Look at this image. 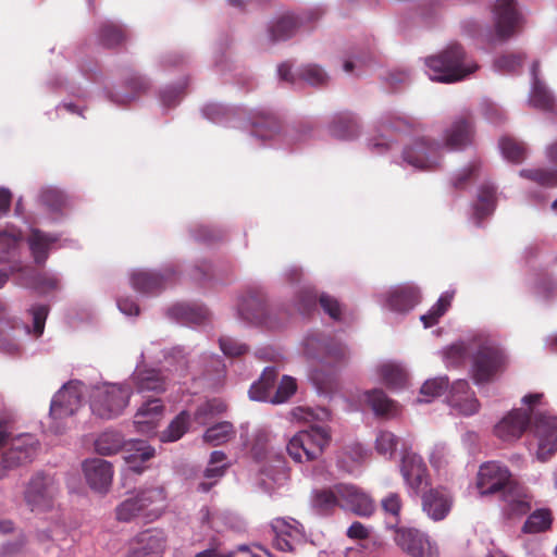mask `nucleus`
Listing matches in <instances>:
<instances>
[{"label": "nucleus", "instance_id": "nucleus-1", "mask_svg": "<svg viewBox=\"0 0 557 557\" xmlns=\"http://www.w3.org/2000/svg\"><path fill=\"white\" fill-rule=\"evenodd\" d=\"M541 398L540 393L523 396L521 403L529 408H513L506 412L495 423L493 434L503 443L513 444L530 429L528 449L544 462L557 451V417L533 412L532 406Z\"/></svg>", "mask_w": 557, "mask_h": 557}, {"label": "nucleus", "instance_id": "nucleus-2", "mask_svg": "<svg viewBox=\"0 0 557 557\" xmlns=\"http://www.w3.org/2000/svg\"><path fill=\"white\" fill-rule=\"evenodd\" d=\"M447 368L471 360L470 375L475 385L492 382L502 370L506 356L497 342L484 332L470 334L441 351Z\"/></svg>", "mask_w": 557, "mask_h": 557}, {"label": "nucleus", "instance_id": "nucleus-3", "mask_svg": "<svg viewBox=\"0 0 557 557\" xmlns=\"http://www.w3.org/2000/svg\"><path fill=\"white\" fill-rule=\"evenodd\" d=\"M475 136L472 120L457 116L443 132L442 140L420 137L406 145L401 152L403 166L433 171L440 166L445 150L461 151L472 146Z\"/></svg>", "mask_w": 557, "mask_h": 557}, {"label": "nucleus", "instance_id": "nucleus-4", "mask_svg": "<svg viewBox=\"0 0 557 557\" xmlns=\"http://www.w3.org/2000/svg\"><path fill=\"white\" fill-rule=\"evenodd\" d=\"M59 484L53 475L41 471L34 473L27 481L23 492L26 506L34 513H50L51 527L38 529L36 537L40 543L59 542L65 535L64 524L57 504Z\"/></svg>", "mask_w": 557, "mask_h": 557}, {"label": "nucleus", "instance_id": "nucleus-5", "mask_svg": "<svg viewBox=\"0 0 557 557\" xmlns=\"http://www.w3.org/2000/svg\"><path fill=\"white\" fill-rule=\"evenodd\" d=\"M425 66L431 81L447 84L462 81L479 69L476 62L458 44H451L437 54L428 57Z\"/></svg>", "mask_w": 557, "mask_h": 557}, {"label": "nucleus", "instance_id": "nucleus-6", "mask_svg": "<svg viewBox=\"0 0 557 557\" xmlns=\"http://www.w3.org/2000/svg\"><path fill=\"white\" fill-rule=\"evenodd\" d=\"M132 394V386L127 382L97 383L88 389L90 410L101 419L116 418L128 406Z\"/></svg>", "mask_w": 557, "mask_h": 557}, {"label": "nucleus", "instance_id": "nucleus-7", "mask_svg": "<svg viewBox=\"0 0 557 557\" xmlns=\"http://www.w3.org/2000/svg\"><path fill=\"white\" fill-rule=\"evenodd\" d=\"M33 318V334L37 338L42 335L49 308L35 305L29 309ZM32 333L30 327L17 320H0V351L7 355L20 352L23 339Z\"/></svg>", "mask_w": 557, "mask_h": 557}, {"label": "nucleus", "instance_id": "nucleus-8", "mask_svg": "<svg viewBox=\"0 0 557 557\" xmlns=\"http://www.w3.org/2000/svg\"><path fill=\"white\" fill-rule=\"evenodd\" d=\"M87 386L81 381H71L64 384L53 396L50 404L49 430L54 434H62L67 429V419L82 407L83 396Z\"/></svg>", "mask_w": 557, "mask_h": 557}, {"label": "nucleus", "instance_id": "nucleus-9", "mask_svg": "<svg viewBox=\"0 0 557 557\" xmlns=\"http://www.w3.org/2000/svg\"><path fill=\"white\" fill-rule=\"evenodd\" d=\"M301 348L308 359L320 364L347 363L350 356L345 344L321 331L308 332L301 341Z\"/></svg>", "mask_w": 557, "mask_h": 557}, {"label": "nucleus", "instance_id": "nucleus-10", "mask_svg": "<svg viewBox=\"0 0 557 557\" xmlns=\"http://www.w3.org/2000/svg\"><path fill=\"white\" fill-rule=\"evenodd\" d=\"M330 441V429L313 424L309 430L295 434L289 440L286 449L294 461L301 463L317 459Z\"/></svg>", "mask_w": 557, "mask_h": 557}, {"label": "nucleus", "instance_id": "nucleus-11", "mask_svg": "<svg viewBox=\"0 0 557 557\" xmlns=\"http://www.w3.org/2000/svg\"><path fill=\"white\" fill-rule=\"evenodd\" d=\"M322 14L323 10L317 7L299 14L284 13L272 18L267 27V45L271 46L292 38L300 26L318 20Z\"/></svg>", "mask_w": 557, "mask_h": 557}, {"label": "nucleus", "instance_id": "nucleus-12", "mask_svg": "<svg viewBox=\"0 0 557 557\" xmlns=\"http://www.w3.org/2000/svg\"><path fill=\"white\" fill-rule=\"evenodd\" d=\"M414 125L413 119L410 116L398 113L388 112L381 117V128L384 133L372 136L368 140V147L373 153L383 154L392 150L395 146V140L388 138L386 132L406 133L412 129Z\"/></svg>", "mask_w": 557, "mask_h": 557}, {"label": "nucleus", "instance_id": "nucleus-13", "mask_svg": "<svg viewBox=\"0 0 557 557\" xmlns=\"http://www.w3.org/2000/svg\"><path fill=\"white\" fill-rule=\"evenodd\" d=\"M396 545L412 557H438L440 549L431 537L413 528H399L395 530Z\"/></svg>", "mask_w": 557, "mask_h": 557}, {"label": "nucleus", "instance_id": "nucleus-14", "mask_svg": "<svg viewBox=\"0 0 557 557\" xmlns=\"http://www.w3.org/2000/svg\"><path fill=\"white\" fill-rule=\"evenodd\" d=\"M237 317L244 323L261 325L270 330L278 329L283 323L276 321L268 310L263 298L257 294H248L239 299Z\"/></svg>", "mask_w": 557, "mask_h": 557}, {"label": "nucleus", "instance_id": "nucleus-15", "mask_svg": "<svg viewBox=\"0 0 557 557\" xmlns=\"http://www.w3.org/2000/svg\"><path fill=\"white\" fill-rule=\"evenodd\" d=\"M39 441L33 434L25 433L13 437L2 455L1 466L12 470L32 462L39 451Z\"/></svg>", "mask_w": 557, "mask_h": 557}, {"label": "nucleus", "instance_id": "nucleus-16", "mask_svg": "<svg viewBox=\"0 0 557 557\" xmlns=\"http://www.w3.org/2000/svg\"><path fill=\"white\" fill-rule=\"evenodd\" d=\"M176 276L173 265H165L159 271L136 269L129 274L132 287L144 295H154L162 292Z\"/></svg>", "mask_w": 557, "mask_h": 557}, {"label": "nucleus", "instance_id": "nucleus-17", "mask_svg": "<svg viewBox=\"0 0 557 557\" xmlns=\"http://www.w3.org/2000/svg\"><path fill=\"white\" fill-rule=\"evenodd\" d=\"M478 488L482 495L511 490L512 481L508 468L498 461H487L481 465L478 472Z\"/></svg>", "mask_w": 557, "mask_h": 557}, {"label": "nucleus", "instance_id": "nucleus-18", "mask_svg": "<svg viewBox=\"0 0 557 557\" xmlns=\"http://www.w3.org/2000/svg\"><path fill=\"white\" fill-rule=\"evenodd\" d=\"M495 36L499 40L511 37L522 22L516 0H496L493 8Z\"/></svg>", "mask_w": 557, "mask_h": 557}, {"label": "nucleus", "instance_id": "nucleus-19", "mask_svg": "<svg viewBox=\"0 0 557 557\" xmlns=\"http://www.w3.org/2000/svg\"><path fill=\"white\" fill-rule=\"evenodd\" d=\"M400 472L410 493L418 495L428 486L426 466L421 456L412 450L403 451Z\"/></svg>", "mask_w": 557, "mask_h": 557}, {"label": "nucleus", "instance_id": "nucleus-20", "mask_svg": "<svg viewBox=\"0 0 557 557\" xmlns=\"http://www.w3.org/2000/svg\"><path fill=\"white\" fill-rule=\"evenodd\" d=\"M446 399L455 414L468 417L475 414L480 409V403L466 380L455 381Z\"/></svg>", "mask_w": 557, "mask_h": 557}, {"label": "nucleus", "instance_id": "nucleus-21", "mask_svg": "<svg viewBox=\"0 0 557 557\" xmlns=\"http://www.w3.org/2000/svg\"><path fill=\"white\" fill-rule=\"evenodd\" d=\"M341 507L360 517H370L375 510V503L369 494L352 484H337Z\"/></svg>", "mask_w": 557, "mask_h": 557}, {"label": "nucleus", "instance_id": "nucleus-22", "mask_svg": "<svg viewBox=\"0 0 557 557\" xmlns=\"http://www.w3.org/2000/svg\"><path fill=\"white\" fill-rule=\"evenodd\" d=\"M380 299L385 309L408 312L420 301V290L412 284L398 285L381 294Z\"/></svg>", "mask_w": 557, "mask_h": 557}, {"label": "nucleus", "instance_id": "nucleus-23", "mask_svg": "<svg viewBox=\"0 0 557 557\" xmlns=\"http://www.w3.org/2000/svg\"><path fill=\"white\" fill-rule=\"evenodd\" d=\"M274 545L282 552H292L305 537L302 525L293 518H275L271 523Z\"/></svg>", "mask_w": 557, "mask_h": 557}, {"label": "nucleus", "instance_id": "nucleus-24", "mask_svg": "<svg viewBox=\"0 0 557 557\" xmlns=\"http://www.w3.org/2000/svg\"><path fill=\"white\" fill-rule=\"evenodd\" d=\"M83 472L88 486L97 493H107L112 484L113 468L111 462L91 458L83 462Z\"/></svg>", "mask_w": 557, "mask_h": 557}, {"label": "nucleus", "instance_id": "nucleus-25", "mask_svg": "<svg viewBox=\"0 0 557 557\" xmlns=\"http://www.w3.org/2000/svg\"><path fill=\"white\" fill-rule=\"evenodd\" d=\"M140 357L143 359L141 364H145L146 361L162 362L164 360L169 363V367H165L168 371H174L180 374H183L187 369L184 351L178 347L165 350L160 348L159 343L151 342L144 348Z\"/></svg>", "mask_w": 557, "mask_h": 557}, {"label": "nucleus", "instance_id": "nucleus-26", "mask_svg": "<svg viewBox=\"0 0 557 557\" xmlns=\"http://www.w3.org/2000/svg\"><path fill=\"white\" fill-rule=\"evenodd\" d=\"M164 417V406L159 398L144 401L134 416V426L138 433L152 435Z\"/></svg>", "mask_w": 557, "mask_h": 557}, {"label": "nucleus", "instance_id": "nucleus-27", "mask_svg": "<svg viewBox=\"0 0 557 557\" xmlns=\"http://www.w3.org/2000/svg\"><path fill=\"white\" fill-rule=\"evenodd\" d=\"M126 382L137 393H162L166 389L168 385L166 376L161 370L148 368L146 364H138Z\"/></svg>", "mask_w": 557, "mask_h": 557}, {"label": "nucleus", "instance_id": "nucleus-28", "mask_svg": "<svg viewBox=\"0 0 557 557\" xmlns=\"http://www.w3.org/2000/svg\"><path fill=\"white\" fill-rule=\"evenodd\" d=\"M345 364H320L321 367L310 370L308 377L319 395L329 398L333 397L339 386L338 373Z\"/></svg>", "mask_w": 557, "mask_h": 557}, {"label": "nucleus", "instance_id": "nucleus-29", "mask_svg": "<svg viewBox=\"0 0 557 557\" xmlns=\"http://www.w3.org/2000/svg\"><path fill=\"white\" fill-rule=\"evenodd\" d=\"M540 65L534 62L531 66V89L529 92V104L544 112L555 110V97L547 85L539 77Z\"/></svg>", "mask_w": 557, "mask_h": 557}, {"label": "nucleus", "instance_id": "nucleus-30", "mask_svg": "<svg viewBox=\"0 0 557 557\" xmlns=\"http://www.w3.org/2000/svg\"><path fill=\"white\" fill-rule=\"evenodd\" d=\"M143 510V516L149 520L157 519L165 507V491L162 486H147L134 494Z\"/></svg>", "mask_w": 557, "mask_h": 557}, {"label": "nucleus", "instance_id": "nucleus-31", "mask_svg": "<svg viewBox=\"0 0 557 557\" xmlns=\"http://www.w3.org/2000/svg\"><path fill=\"white\" fill-rule=\"evenodd\" d=\"M453 499L445 490H430L422 496V509L433 521L443 520L451 509Z\"/></svg>", "mask_w": 557, "mask_h": 557}, {"label": "nucleus", "instance_id": "nucleus-32", "mask_svg": "<svg viewBox=\"0 0 557 557\" xmlns=\"http://www.w3.org/2000/svg\"><path fill=\"white\" fill-rule=\"evenodd\" d=\"M61 240L59 234L46 233L39 228H32L27 237V244L37 264H42L48 259L49 252Z\"/></svg>", "mask_w": 557, "mask_h": 557}, {"label": "nucleus", "instance_id": "nucleus-33", "mask_svg": "<svg viewBox=\"0 0 557 557\" xmlns=\"http://www.w3.org/2000/svg\"><path fill=\"white\" fill-rule=\"evenodd\" d=\"M169 318L182 324H201L210 312L208 308L200 304L177 302L168 308Z\"/></svg>", "mask_w": 557, "mask_h": 557}, {"label": "nucleus", "instance_id": "nucleus-34", "mask_svg": "<svg viewBox=\"0 0 557 557\" xmlns=\"http://www.w3.org/2000/svg\"><path fill=\"white\" fill-rule=\"evenodd\" d=\"M39 202L53 216L54 222L60 221L64 216V210L69 206V197L58 187L45 186L38 194Z\"/></svg>", "mask_w": 557, "mask_h": 557}, {"label": "nucleus", "instance_id": "nucleus-35", "mask_svg": "<svg viewBox=\"0 0 557 557\" xmlns=\"http://www.w3.org/2000/svg\"><path fill=\"white\" fill-rule=\"evenodd\" d=\"M124 460L128 469L135 473H140L143 468L139 462L151 459L156 449L143 440H132L124 444Z\"/></svg>", "mask_w": 557, "mask_h": 557}, {"label": "nucleus", "instance_id": "nucleus-36", "mask_svg": "<svg viewBox=\"0 0 557 557\" xmlns=\"http://www.w3.org/2000/svg\"><path fill=\"white\" fill-rule=\"evenodd\" d=\"M277 371L275 367H267L259 380L251 384L248 395L253 401L272 404L276 384Z\"/></svg>", "mask_w": 557, "mask_h": 557}, {"label": "nucleus", "instance_id": "nucleus-37", "mask_svg": "<svg viewBox=\"0 0 557 557\" xmlns=\"http://www.w3.org/2000/svg\"><path fill=\"white\" fill-rule=\"evenodd\" d=\"M22 284L37 290L40 294H48L60 288V278L55 273L36 272L26 269L22 273Z\"/></svg>", "mask_w": 557, "mask_h": 557}, {"label": "nucleus", "instance_id": "nucleus-38", "mask_svg": "<svg viewBox=\"0 0 557 557\" xmlns=\"http://www.w3.org/2000/svg\"><path fill=\"white\" fill-rule=\"evenodd\" d=\"M361 398L377 417L393 418L399 411L398 405L388 398L382 389L366 391L361 394Z\"/></svg>", "mask_w": 557, "mask_h": 557}, {"label": "nucleus", "instance_id": "nucleus-39", "mask_svg": "<svg viewBox=\"0 0 557 557\" xmlns=\"http://www.w3.org/2000/svg\"><path fill=\"white\" fill-rule=\"evenodd\" d=\"M133 545L151 557H160L165 546V536L159 529L145 530L135 537Z\"/></svg>", "mask_w": 557, "mask_h": 557}, {"label": "nucleus", "instance_id": "nucleus-40", "mask_svg": "<svg viewBox=\"0 0 557 557\" xmlns=\"http://www.w3.org/2000/svg\"><path fill=\"white\" fill-rule=\"evenodd\" d=\"M377 373L383 381L391 388L404 387L408 380L406 369L398 362L384 361L377 366Z\"/></svg>", "mask_w": 557, "mask_h": 557}, {"label": "nucleus", "instance_id": "nucleus-41", "mask_svg": "<svg viewBox=\"0 0 557 557\" xmlns=\"http://www.w3.org/2000/svg\"><path fill=\"white\" fill-rule=\"evenodd\" d=\"M126 87L128 89L127 92H123L121 90H114L113 92L110 94V96H109L110 99L117 104H126V103L133 101L134 99H136V97L140 92H143L149 88V81L141 75L132 74L126 79Z\"/></svg>", "mask_w": 557, "mask_h": 557}, {"label": "nucleus", "instance_id": "nucleus-42", "mask_svg": "<svg viewBox=\"0 0 557 557\" xmlns=\"http://www.w3.org/2000/svg\"><path fill=\"white\" fill-rule=\"evenodd\" d=\"M495 209V187L491 184H483L478 194V200L473 206V220L480 225V220L492 214Z\"/></svg>", "mask_w": 557, "mask_h": 557}, {"label": "nucleus", "instance_id": "nucleus-43", "mask_svg": "<svg viewBox=\"0 0 557 557\" xmlns=\"http://www.w3.org/2000/svg\"><path fill=\"white\" fill-rule=\"evenodd\" d=\"M342 500L337 492V484L331 488L314 490L311 495V505L320 513H329L335 507H341Z\"/></svg>", "mask_w": 557, "mask_h": 557}, {"label": "nucleus", "instance_id": "nucleus-44", "mask_svg": "<svg viewBox=\"0 0 557 557\" xmlns=\"http://www.w3.org/2000/svg\"><path fill=\"white\" fill-rule=\"evenodd\" d=\"M22 234L15 227L0 230V263L9 262L17 252Z\"/></svg>", "mask_w": 557, "mask_h": 557}, {"label": "nucleus", "instance_id": "nucleus-45", "mask_svg": "<svg viewBox=\"0 0 557 557\" xmlns=\"http://www.w3.org/2000/svg\"><path fill=\"white\" fill-rule=\"evenodd\" d=\"M278 129V122L272 114L262 112L252 121V135L263 141L274 139Z\"/></svg>", "mask_w": 557, "mask_h": 557}, {"label": "nucleus", "instance_id": "nucleus-46", "mask_svg": "<svg viewBox=\"0 0 557 557\" xmlns=\"http://www.w3.org/2000/svg\"><path fill=\"white\" fill-rule=\"evenodd\" d=\"M124 440L121 433L116 431H106L95 441V449L98 454L109 456L117 453L124 447Z\"/></svg>", "mask_w": 557, "mask_h": 557}, {"label": "nucleus", "instance_id": "nucleus-47", "mask_svg": "<svg viewBox=\"0 0 557 557\" xmlns=\"http://www.w3.org/2000/svg\"><path fill=\"white\" fill-rule=\"evenodd\" d=\"M519 175L523 178L530 180L543 187L557 186V169L553 168H537V169H523L519 171Z\"/></svg>", "mask_w": 557, "mask_h": 557}, {"label": "nucleus", "instance_id": "nucleus-48", "mask_svg": "<svg viewBox=\"0 0 557 557\" xmlns=\"http://www.w3.org/2000/svg\"><path fill=\"white\" fill-rule=\"evenodd\" d=\"M189 414L182 411L177 414L168 428L161 432L160 441L163 443H172L178 441L188 430Z\"/></svg>", "mask_w": 557, "mask_h": 557}, {"label": "nucleus", "instance_id": "nucleus-49", "mask_svg": "<svg viewBox=\"0 0 557 557\" xmlns=\"http://www.w3.org/2000/svg\"><path fill=\"white\" fill-rule=\"evenodd\" d=\"M289 414L293 420L305 423L323 422L331 418V412L322 407L311 408L298 406L293 408Z\"/></svg>", "mask_w": 557, "mask_h": 557}, {"label": "nucleus", "instance_id": "nucleus-50", "mask_svg": "<svg viewBox=\"0 0 557 557\" xmlns=\"http://www.w3.org/2000/svg\"><path fill=\"white\" fill-rule=\"evenodd\" d=\"M454 294L445 292L441 295L436 304H434L430 310L420 317L424 327H431L437 320L447 311L450 306Z\"/></svg>", "mask_w": 557, "mask_h": 557}, {"label": "nucleus", "instance_id": "nucleus-51", "mask_svg": "<svg viewBox=\"0 0 557 557\" xmlns=\"http://www.w3.org/2000/svg\"><path fill=\"white\" fill-rule=\"evenodd\" d=\"M233 435V424L228 421H223L207 429L203 440L213 446H218L231 440Z\"/></svg>", "mask_w": 557, "mask_h": 557}, {"label": "nucleus", "instance_id": "nucleus-52", "mask_svg": "<svg viewBox=\"0 0 557 557\" xmlns=\"http://www.w3.org/2000/svg\"><path fill=\"white\" fill-rule=\"evenodd\" d=\"M499 149L503 157L515 163H520L525 159L527 148L523 144L508 137H504L499 141Z\"/></svg>", "mask_w": 557, "mask_h": 557}, {"label": "nucleus", "instance_id": "nucleus-53", "mask_svg": "<svg viewBox=\"0 0 557 557\" xmlns=\"http://www.w3.org/2000/svg\"><path fill=\"white\" fill-rule=\"evenodd\" d=\"M297 75L307 84L319 87L327 84L330 76L326 71L318 64L304 65Z\"/></svg>", "mask_w": 557, "mask_h": 557}, {"label": "nucleus", "instance_id": "nucleus-54", "mask_svg": "<svg viewBox=\"0 0 557 557\" xmlns=\"http://www.w3.org/2000/svg\"><path fill=\"white\" fill-rule=\"evenodd\" d=\"M552 524L550 512L546 509L534 511L525 521L523 531L525 533H539L547 530Z\"/></svg>", "mask_w": 557, "mask_h": 557}, {"label": "nucleus", "instance_id": "nucleus-55", "mask_svg": "<svg viewBox=\"0 0 557 557\" xmlns=\"http://www.w3.org/2000/svg\"><path fill=\"white\" fill-rule=\"evenodd\" d=\"M100 40L107 47H114L125 39V30L121 25L107 22L100 28Z\"/></svg>", "mask_w": 557, "mask_h": 557}, {"label": "nucleus", "instance_id": "nucleus-56", "mask_svg": "<svg viewBox=\"0 0 557 557\" xmlns=\"http://www.w3.org/2000/svg\"><path fill=\"white\" fill-rule=\"evenodd\" d=\"M448 387V380L446 376H438L426 380L421 387L422 397L418 399L419 403H429L432 398L440 396Z\"/></svg>", "mask_w": 557, "mask_h": 557}, {"label": "nucleus", "instance_id": "nucleus-57", "mask_svg": "<svg viewBox=\"0 0 557 557\" xmlns=\"http://www.w3.org/2000/svg\"><path fill=\"white\" fill-rule=\"evenodd\" d=\"M115 515L116 519L123 522H128L135 517L143 516L141 507L139 506L135 495L123 500L115 508Z\"/></svg>", "mask_w": 557, "mask_h": 557}, {"label": "nucleus", "instance_id": "nucleus-58", "mask_svg": "<svg viewBox=\"0 0 557 557\" xmlns=\"http://www.w3.org/2000/svg\"><path fill=\"white\" fill-rule=\"evenodd\" d=\"M398 444V437L389 431H380L375 440V449L380 455L392 458Z\"/></svg>", "mask_w": 557, "mask_h": 557}, {"label": "nucleus", "instance_id": "nucleus-59", "mask_svg": "<svg viewBox=\"0 0 557 557\" xmlns=\"http://www.w3.org/2000/svg\"><path fill=\"white\" fill-rule=\"evenodd\" d=\"M296 380L289 375H284L275 389L272 404L280 405L286 403L296 393Z\"/></svg>", "mask_w": 557, "mask_h": 557}, {"label": "nucleus", "instance_id": "nucleus-60", "mask_svg": "<svg viewBox=\"0 0 557 557\" xmlns=\"http://www.w3.org/2000/svg\"><path fill=\"white\" fill-rule=\"evenodd\" d=\"M317 294L309 287L304 286L299 292L295 300L296 311L300 314H307L311 309L315 307Z\"/></svg>", "mask_w": 557, "mask_h": 557}, {"label": "nucleus", "instance_id": "nucleus-61", "mask_svg": "<svg viewBox=\"0 0 557 557\" xmlns=\"http://www.w3.org/2000/svg\"><path fill=\"white\" fill-rule=\"evenodd\" d=\"M522 55L518 53L503 54L494 62V69L504 74L515 73L522 65Z\"/></svg>", "mask_w": 557, "mask_h": 557}, {"label": "nucleus", "instance_id": "nucleus-62", "mask_svg": "<svg viewBox=\"0 0 557 557\" xmlns=\"http://www.w3.org/2000/svg\"><path fill=\"white\" fill-rule=\"evenodd\" d=\"M226 410V405L220 399H211L200 405L196 411V420L205 423L206 419L212 418Z\"/></svg>", "mask_w": 557, "mask_h": 557}, {"label": "nucleus", "instance_id": "nucleus-63", "mask_svg": "<svg viewBox=\"0 0 557 557\" xmlns=\"http://www.w3.org/2000/svg\"><path fill=\"white\" fill-rule=\"evenodd\" d=\"M333 136L339 139H351L357 136L356 123L349 119H338L330 126Z\"/></svg>", "mask_w": 557, "mask_h": 557}, {"label": "nucleus", "instance_id": "nucleus-64", "mask_svg": "<svg viewBox=\"0 0 557 557\" xmlns=\"http://www.w3.org/2000/svg\"><path fill=\"white\" fill-rule=\"evenodd\" d=\"M221 350L225 356L237 357L247 352L248 347L246 344L228 336H223L219 341Z\"/></svg>", "mask_w": 557, "mask_h": 557}]
</instances>
